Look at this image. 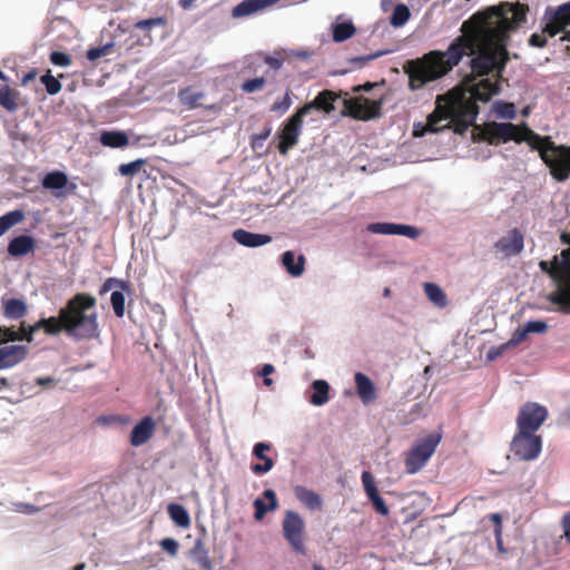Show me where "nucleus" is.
Masks as SVG:
<instances>
[{
	"mask_svg": "<svg viewBox=\"0 0 570 570\" xmlns=\"http://www.w3.org/2000/svg\"><path fill=\"white\" fill-rule=\"evenodd\" d=\"M206 95L204 91L197 90L193 86L181 88L178 91V100L187 109L205 108L207 110L218 111L219 107L216 104L204 105L203 100Z\"/></svg>",
	"mask_w": 570,
	"mask_h": 570,
	"instance_id": "nucleus-15",
	"label": "nucleus"
},
{
	"mask_svg": "<svg viewBox=\"0 0 570 570\" xmlns=\"http://www.w3.org/2000/svg\"><path fill=\"white\" fill-rule=\"evenodd\" d=\"M190 556L202 569L213 570V562L204 542L200 539L195 541L194 547L190 550Z\"/></svg>",
	"mask_w": 570,
	"mask_h": 570,
	"instance_id": "nucleus-33",
	"label": "nucleus"
},
{
	"mask_svg": "<svg viewBox=\"0 0 570 570\" xmlns=\"http://www.w3.org/2000/svg\"><path fill=\"white\" fill-rule=\"evenodd\" d=\"M525 332L529 333H544L548 328L547 323L543 321H530L523 325Z\"/></svg>",
	"mask_w": 570,
	"mask_h": 570,
	"instance_id": "nucleus-56",
	"label": "nucleus"
},
{
	"mask_svg": "<svg viewBox=\"0 0 570 570\" xmlns=\"http://www.w3.org/2000/svg\"><path fill=\"white\" fill-rule=\"evenodd\" d=\"M282 531L284 539L294 552L298 554L306 553L305 521L299 513L293 510L285 511L282 521Z\"/></svg>",
	"mask_w": 570,
	"mask_h": 570,
	"instance_id": "nucleus-5",
	"label": "nucleus"
},
{
	"mask_svg": "<svg viewBox=\"0 0 570 570\" xmlns=\"http://www.w3.org/2000/svg\"><path fill=\"white\" fill-rule=\"evenodd\" d=\"M99 141L109 148H124L128 146L129 138L126 132L118 130H105L100 134Z\"/></svg>",
	"mask_w": 570,
	"mask_h": 570,
	"instance_id": "nucleus-30",
	"label": "nucleus"
},
{
	"mask_svg": "<svg viewBox=\"0 0 570 570\" xmlns=\"http://www.w3.org/2000/svg\"><path fill=\"white\" fill-rule=\"evenodd\" d=\"M495 110L502 118L513 119L515 117V108L513 104L498 102Z\"/></svg>",
	"mask_w": 570,
	"mask_h": 570,
	"instance_id": "nucleus-52",
	"label": "nucleus"
},
{
	"mask_svg": "<svg viewBox=\"0 0 570 570\" xmlns=\"http://www.w3.org/2000/svg\"><path fill=\"white\" fill-rule=\"evenodd\" d=\"M19 333L13 327L0 326V344L18 341Z\"/></svg>",
	"mask_w": 570,
	"mask_h": 570,
	"instance_id": "nucleus-54",
	"label": "nucleus"
},
{
	"mask_svg": "<svg viewBox=\"0 0 570 570\" xmlns=\"http://www.w3.org/2000/svg\"><path fill=\"white\" fill-rule=\"evenodd\" d=\"M410 10L409 8L403 4L399 3L390 18V22L394 27H401L403 26L410 18Z\"/></svg>",
	"mask_w": 570,
	"mask_h": 570,
	"instance_id": "nucleus-44",
	"label": "nucleus"
},
{
	"mask_svg": "<svg viewBox=\"0 0 570 570\" xmlns=\"http://www.w3.org/2000/svg\"><path fill=\"white\" fill-rule=\"evenodd\" d=\"M114 287H120L122 291H126V292L130 291L128 282H125V281H121V279H118V278H115V277H109L101 285V287L99 289V294L100 295L106 294L107 292H109Z\"/></svg>",
	"mask_w": 570,
	"mask_h": 570,
	"instance_id": "nucleus-50",
	"label": "nucleus"
},
{
	"mask_svg": "<svg viewBox=\"0 0 570 570\" xmlns=\"http://www.w3.org/2000/svg\"><path fill=\"white\" fill-rule=\"evenodd\" d=\"M366 230L372 234L402 235L412 239L420 236L416 227L394 223H372L367 225Z\"/></svg>",
	"mask_w": 570,
	"mask_h": 570,
	"instance_id": "nucleus-14",
	"label": "nucleus"
},
{
	"mask_svg": "<svg viewBox=\"0 0 570 570\" xmlns=\"http://www.w3.org/2000/svg\"><path fill=\"white\" fill-rule=\"evenodd\" d=\"M356 391L363 403L373 402L376 399L374 383L365 374L357 372L354 376Z\"/></svg>",
	"mask_w": 570,
	"mask_h": 570,
	"instance_id": "nucleus-23",
	"label": "nucleus"
},
{
	"mask_svg": "<svg viewBox=\"0 0 570 570\" xmlns=\"http://www.w3.org/2000/svg\"><path fill=\"white\" fill-rule=\"evenodd\" d=\"M24 218V213L20 209L9 212L0 217V236H2L12 226L21 223Z\"/></svg>",
	"mask_w": 570,
	"mask_h": 570,
	"instance_id": "nucleus-41",
	"label": "nucleus"
},
{
	"mask_svg": "<svg viewBox=\"0 0 570 570\" xmlns=\"http://www.w3.org/2000/svg\"><path fill=\"white\" fill-rule=\"evenodd\" d=\"M233 238L245 247H259L272 242V237L265 234H256L245 229H236Z\"/></svg>",
	"mask_w": 570,
	"mask_h": 570,
	"instance_id": "nucleus-22",
	"label": "nucleus"
},
{
	"mask_svg": "<svg viewBox=\"0 0 570 570\" xmlns=\"http://www.w3.org/2000/svg\"><path fill=\"white\" fill-rule=\"evenodd\" d=\"M114 43L109 42L101 47L89 48L86 52V57L89 61L95 62L101 57H105L111 52Z\"/></svg>",
	"mask_w": 570,
	"mask_h": 570,
	"instance_id": "nucleus-49",
	"label": "nucleus"
},
{
	"mask_svg": "<svg viewBox=\"0 0 570 570\" xmlns=\"http://www.w3.org/2000/svg\"><path fill=\"white\" fill-rule=\"evenodd\" d=\"M361 480L364 491L368 500L372 502L375 511L382 515H387L390 513V510L385 501L379 493L373 474L370 471H364L361 475Z\"/></svg>",
	"mask_w": 570,
	"mask_h": 570,
	"instance_id": "nucleus-16",
	"label": "nucleus"
},
{
	"mask_svg": "<svg viewBox=\"0 0 570 570\" xmlns=\"http://www.w3.org/2000/svg\"><path fill=\"white\" fill-rule=\"evenodd\" d=\"M50 61L53 65L60 66V67H68L69 65H71L70 57L67 53L61 52V51H53V52H51Z\"/></svg>",
	"mask_w": 570,
	"mask_h": 570,
	"instance_id": "nucleus-55",
	"label": "nucleus"
},
{
	"mask_svg": "<svg viewBox=\"0 0 570 570\" xmlns=\"http://www.w3.org/2000/svg\"><path fill=\"white\" fill-rule=\"evenodd\" d=\"M549 413L546 406L534 402L523 404L517 416L518 431L535 433L547 420Z\"/></svg>",
	"mask_w": 570,
	"mask_h": 570,
	"instance_id": "nucleus-10",
	"label": "nucleus"
},
{
	"mask_svg": "<svg viewBox=\"0 0 570 570\" xmlns=\"http://www.w3.org/2000/svg\"><path fill=\"white\" fill-rule=\"evenodd\" d=\"M549 302L562 313L570 314V275L548 296Z\"/></svg>",
	"mask_w": 570,
	"mask_h": 570,
	"instance_id": "nucleus-21",
	"label": "nucleus"
},
{
	"mask_svg": "<svg viewBox=\"0 0 570 570\" xmlns=\"http://www.w3.org/2000/svg\"><path fill=\"white\" fill-rule=\"evenodd\" d=\"M3 315L10 320H19L27 315L28 306L20 298H1Z\"/></svg>",
	"mask_w": 570,
	"mask_h": 570,
	"instance_id": "nucleus-25",
	"label": "nucleus"
},
{
	"mask_svg": "<svg viewBox=\"0 0 570 570\" xmlns=\"http://www.w3.org/2000/svg\"><path fill=\"white\" fill-rule=\"evenodd\" d=\"M269 449H271V445L267 443H264V442H258L255 444L254 450H253L254 455L257 459L264 461L263 464L256 463V464L252 465V471L255 474L261 475V474H264L273 469L274 461L264 454V452L268 451Z\"/></svg>",
	"mask_w": 570,
	"mask_h": 570,
	"instance_id": "nucleus-27",
	"label": "nucleus"
},
{
	"mask_svg": "<svg viewBox=\"0 0 570 570\" xmlns=\"http://www.w3.org/2000/svg\"><path fill=\"white\" fill-rule=\"evenodd\" d=\"M424 292L428 298L438 307H445L448 304L446 295L443 289L434 283H425Z\"/></svg>",
	"mask_w": 570,
	"mask_h": 570,
	"instance_id": "nucleus-38",
	"label": "nucleus"
},
{
	"mask_svg": "<svg viewBox=\"0 0 570 570\" xmlns=\"http://www.w3.org/2000/svg\"><path fill=\"white\" fill-rule=\"evenodd\" d=\"M275 368L272 364H265L261 370V375L264 376V384L269 386L273 384V381L267 376L274 373Z\"/></svg>",
	"mask_w": 570,
	"mask_h": 570,
	"instance_id": "nucleus-63",
	"label": "nucleus"
},
{
	"mask_svg": "<svg viewBox=\"0 0 570 570\" xmlns=\"http://www.w3.org/2000/svg\"><path fill=\"white\" fill-rule=\"evenodd\" d=\"M35 247L36 242L31 236L20 235L9 242L8 253L13 257H20L33 252Z\"/></svg>",
	"mask_w": 570,
	"mask_h": 570,
	"instance_id": "nucleus-24",
	"label": "nucleus"
},
{
	"mask_svg": "<svg viewBox=\"0 0 570 570\" xmlns=\"http://www.w3.org/2000/svg\"><path fill=\"white\" fill-rule=\"evenodd\" d=\"M274 2H239L233 9V17L240 18L257 12L258 10L273 4Z\"/></svg>",
	"mask_w": 570,
	"mask_h": 570,
	"instance_id": "nucleus-39",
	"label": "nucleus"
},
{
	"mask_svg": "<svg viewBox=\"0 0 570 570\" xmlns=\"http://www.w3.org/2000/svg\"><path fill=\"white\" fill-rule=\"evenodd\" d=\"M267 81H271V79L266 75L248 79L243 82L242 90L247 94L259 91L264 88Z\"/></svg>",
	"mask_w": 570,
	"mask_h": 570,
	"instance_id": "nucleus-45",
	"label": "nucleus"
},
{
	"mask_svg": "<svg viewBox=\"0 0 570 570\" xmlns=\"http://www.w3.org/2000/svg\"><path fill=\"white\" fill-rule=\"evenodd\" d=\"M156 423L151 416L142 417L131 430L130 444L140 446L147 443L154 435Z\"/></svg>",
	"mask_w": 570,
	"mask_h": 570,
	"instance_id": "nucleus-18",
	"label": "nucleus"
},
{
	"mask_svg": "<svg viewBox=\"0 0 570 570\" xmlns=\"http://www.w3.org/2000/svg\"><path fill=\"white\" fill-rule=\"evenodd\" d=\"M355 33V27L351 22L337 23L333 30V39L343 42Z\"/></svg>",
	"mask_w": 570,
	"mask_h": 570,
	"instance_id": "nucleus-43",
	"label": "nucleus"
},
{
	"mask_svg": "<svg viewBox=\"0 0 570 570\" xmlns=\"http://www.w3.org/2000/svg\"><path fill=\"white\" fill-rule=\"evenodd\" d=\"M68 177L62 171H51L42 179V186L48 189H61L66 187Z\"/></svg>",
	"mask_w": 570,
	"mask_h": 570,
	"instance_id": "nucleus-40",
	"label": "nucleus"
},
{
	"mask_svg": "<svg viewBox=\"0 0 570 570\" xmlns=\"http://www.w3.org/2000/svg\"><path fill=\"white\" fill-rule=\"evenodd\" d=\"M560 240L569 247L562 249L559 255H554L552 261L539 262L540 269L550 276L556 284V288L570 275V233H562Z\"/></svg>",
	"mask_w": 570,
	"mask_h": 570,
	"instance_id": "nucleus-6",
	"label": "nucleus"
},
{
	"mask_svg": "<svg viewBox=\"0 0 570 570\" xmlns=\"http://www.w3.org/2000/svg\"><path fill=\"white\" fill-rule=\"evenodd\" d=\"M167 510L170 519L178 527L188 528L190 525L188 511L181 504L170 503Z\"/></svg>",
	"mask_w": 570,
	"mask_h": 570,
	"instance_id": "nucleus-36",
	"label": "nucleus"
},
{
	"mask_svg": "<svg viewBox=\"0 0 570 570\" xmlns=\"http://www.w3.org/2000/svg\"><path fill=\"white\" fill-rule=\"evenodd\" d=\"M313 393L309 402L316 406H321L328 401L330 385L326 381L316 380L312 384Z\"/></svg>",
	"mask_w": 570,
	"mask_h": 570,
	"instance_id": "nucleus-35",
	"label": "nucleus"
},
{
	"mask_svg": "<svg viewBox=\"0 0 570 570\" xmlns=\"http://www.w3.org/2000/svg\"><path fill=\"white\" fill-rule=\"evenodd\" d=\"M523 247L524 237L518 228L511 229L505 236L501 237L494 244V248L505 257L520 254L523 250Z\"/></svg>",
	"mask_w": 570,
	"mask_h": 570,
	"instance_id": "nucleus-13",
	"label": "nucleus"
},
{
	"mask_svg": "<svg viewBox=\"0 0 570 570\" xmlns=\"http://www.w3.org/2000/svg\"><path fill=\"white\" fill-rule=\"evenodd\" d=\"M145 165L146 159H136L128 164H121L118 170L120 175L131 177L135 176Z\"/></svg>",
	"mask_w": 570,
	"mask_h": 570,
	"instance_id": "nucleus-48",
	"label": "nucleus"
},
{
	"mask_svg": "<svg viewBox=\"0 0 570 570\" xmlns=\"http://www.w3.org/2000/svg\"><path fill=\"white\" fill-rule=\"evenodd\" d=\"M441 439V433H431L419 440L411 450L405 453L404 466L407 474H415L425 466L430 458L434 454Z\"/></svg>",
	"mask_w": 570,
	"mask_h": 570,
	"instance_id": "nucleus-4",
	"label": "nucleus"
},
{
	"mask_svg": "<svg viewBox=\"0 0 570 570\" xmlns=\"http://www.w3.org/2000/svg\"><path fill=\"white\" fill-rule=\"evenodd\" d=\"M494 535H495V542H497L498 550H499L501 553H505V552H507V550L504 549V547H503V542H502V531H501V527H494Z\"/></svg>",
	"mask_w": 570,
	"mask_h": 570,
	"instance_id": "nucleus-64",
	"label": "nucleus"
},
{
	"mask_svg": "<svg viewBox=\"0 0 570 570\" xmlns=\"http://www.w3.org/2000/svg\"><path fill=\"white\" fill-rule=\"evenodd\" d=\"M542 450V438L537 433L517 431L510 443V451L521 461L535 460Z\"/></svg>",
	"mask_w": 570,
	"mask_h": 570,
	"instance_id": "nucleus-7",
	"label": "nucleus"
},
{
	"mask_svg": "<svg viewBox=\"0 0 570 570\" xmlns=\"http://www.w3.org/2000/svg\"><path fill=\"white\" fill-rule=\"evenodd\" d=\"M543 35L532 33L529 38V45L531 47L544 48L547 46V38Z\"/></svg>",
	"mask_w": 570,
	"mask_h": 570,
	"instance_id": "nucleus-60",
	"label": "nucleus"
},
{
	"mask_svg": "<svg viewBox=\"0 0 570 570\" xmlns=\"http://www.w3.org/2000/svg\"><path fill=\"white\" fill-rule=\"evenodd\" d=\"M97 299L88 293H77L58 316H53L57 334L65 332L75 340H91L99 335L98 314L95 311Z\"/></svg>",
	"mask_w": 570,
	"mask_h": 570,
	"instance_id": "nucleus-3",
	"label": "nucleus"
},
{
	"mask_svg": "<svg viewBox=\"0 0 570 570\" xmlns=\"http://www.w3.org/2000/svg\"><path fill=\"white\" fill-rule=\"evenodd\" d=\"M337 98L338 96L334 91L323 90L312 101L305 104L303 107L298 109L303 111L305 116H307L312 109L331 114L332 111L335 110L334 101Z\"/></svg>",
	"mask_w": 570,
	"mask_h": 570,
	"instance_id": "nucleus-19",
	"label": "nucleus"
},
{
	"mask_svg": "<svg viewBox=\"0 0 570 570\" xmlns=\"http://www.w3.org/2000/svg\"><path fill=\"white\" fill-rule=\"evenodd\" d=\"M383 98L368 99L363 96L344 100V115L358 120H371L381 117Z\"/></svg>",
	"mask_w": 570,
	"mask_h": 570,
	"instance_id": "nucleus-9",
	"label": "nucleus"
},
{
	"mask_svg": "<svg viewBox=\"0 0 570 570\" xmlns=\"http://www.w3.org/2000/svg\"><path fill=\"white\" fill-rule=\"evenodd\" d=\"M272 128L267 126L262 132L254 135L253 146L262 145L271 135Z\"/></svg>",
	"mask_w": 570,
	"mask_h": 570,
	"instance_id": "nucleus-62",
	"label": "nucleus"
},
{
	"mask_svg": "<svg viewBox=\"0 0 570 570\" xmlns=\"http://www.w3.org/2000/svg\"><path fill=\"white\" fill-rule=\"evenodd\" d=\"M561 527L563 530V538L570 544V511L563 514L561 519Z\"/></svg>",
	"mask_w": 570,
	"mask_h": 570,
	"instance_id": "nucleus-61",
	"label": "nucleus"
},
{
	"mask_svg": "<svg viewBox=\"0 0 570 570\" xmlns=\"http://www.w3.org/2000/svg\"><path fill=\"white\" fill-rule=\"evenodd\" d=\"M482 138L490 145L514 141L527 142L533 150H538L541 159L548 166L551 176L558 181L570 177V146L556 145L550 136H540L525 124L491 121L484 125Z\"/></svg>",
	"mask_w": 570,
	"mask_h": 570,
	"instance_id": "nucleus-2",
	"label": "nucleus"
},
{
	"mask_svg": "<svg viewBox=\"0 0 570 570\" xmlns=\"http://www.w3.org/2000/svg\"><path fill=\"white\" fill-rule=\"evenodd\" d=\"M543 20L542 33L554 37L558 33H566V28L570 26V2H564L557 10L547 9Z\"/></svg>",
	"mask_w": 570,
	"mask_h": 570,
	"instance_id": "nucleus-12",
	"label": "nucleus"
},
{
	"mask_svg": "<svg viewBox=\"0 0 570 570\" xmlns=\"http://www.w3.org/2000/svg\"><path fill=\"white\" fill-rule=\"evenodd\" d=\"M508 350H510V346L508 345L507 342L499 346H493L489 350L487 357L488 360L493 361L501 356L503 353H505Z\"/></svg>",
	"mask_w": 570,
	"mask_h": 570,
	"instance_id": "nucleus-58",
	"label": "nucleus"
},
{
	"mask_svg": "<svg viewBox=\"0 0 570 570\" xmlns=\"http://www.w3.org/2000/svg\"><path fill=\"white\" fill-rule=\"evenodd\" d=\"M28 354L23 345H9L0 348V370L10 368L22 362Z\"/></svg>",
	"mask_w": 570,
	"mask_h": 570,
	"instance_id": "nucleus-20",
	"label": "nucleus"
},
{
	"mask_svg": "<svg viewBox=\"0 0 570 570\" xmlns=\"http://www.w3.org/2000/svg\"><path fill=\"white\" fill-rule=\"evenodd\" d=\"M305 263L306 258L302 254L295 257L294 252L287 250L282 255V264L284 268L294 277H298L304 273Z\"/></svg>",
	"mask_w": 570,
	"mask_h": 570,
	"instance_id": "nucleus-26",
	"label": "nucleus"
},
{
	"mask_svg": "<svg viewBox=\"0 0 570 570\" xmlns=\"http://www.w3.org/2000/svg\"><path fill=\"white\" fill-rule=\"evenodd\" d=\"M19 92L9 86L0 87V106L9 112L18 109Z\"/></svg>",
	"mask_w": 570,
	"mask_h": 570,
	"instance_id": "nucleus-34",
	"label": "nucleus"
},
{
	"mask_svg": "<svg viewBox=\"0 0 570 570\" xmlns=\"http://www.w3.org/2000/svg\"><path fill=\"white\" fill-rule=\"evenodd\" d=\"M529 9L523 2H500L484 12H476L462 23L461 32L446 51L432 50L404 66L411 90H419L453 69L463 56H473L470 67L474 77L504 69L509 56L508 33L520 28Z\"/></svg>",
	"mask_w": 570,
	"mask_h": 570,
	"instance_id": "nucleus-1",
	"label": "nucleus"
},
{
	"mask_svg": "<svg viewBox=\"0 0 570 570\" xmlns=\"http://www.w3.org/2000/svg\"><path fill=\"white\" fill-rule=\"evenodd\" d=\"M497 92L495 85L490 79H482L471 89V97L474 100L487 102Z\"/></svg>",
	"mask_w": 570,
	"mask_h": 570,
	"instance_id": "nucleus-32",
	"label": "nucleus"
},
{
	"mask_svg": "<svg viewBox=\"0 0 570 570\" xmlns=\"http://www.w3.org/2000/svg\"><path fill=\"white\" fill-rule=\"evenodd\" d=\"M160 547L168 552L170 556H176L178 552L179 544L173 538H165L160 541Z\"/></svg>",
	"mask_w": 570,
	"mask_h": 570,
	"instance_id": "nucleus-57",
	"label": "nucleus"
},
{
	"mask_svg": "<svg viewBox=\"0 0 570 570\" xmlns=\"http://www.w3.org/2000/svg\"><path fill=\"white\" fill-rule=\"evenodd\" d=\"M478 100H474V98H470L468 100L461 101L459 105V111L463 116V118L469 122H473L478 112L479 107L476 105Z\"/></svg>",
	"mask_w": 570,
	"mask_h": 570,
	"instance_id": "nucleus-42",
	"label": "nucleus"
},
{
	"mask_svg": "<svg viewBox=\"0 0 570 570\" xmlns=\"http://www.w3.org/2000/svg\"><path fill=\"white\" fill-rule=\"evenodd\" d=\"M443 97H439L436 100L435 109L428 116L426 124L414 125L413 135L415 137H423L428 132H439L449 127L448 124L442 125L441 122L449 120L456 111L455 102L450 100L446 106L441 105Z\"/></svg>",
	"mask_w": 570,
	"mask_h": 570,
	"instance_id": "nucleus-8",
	"label": "nucleus"
},
{
	"mask_svg": "<svg viewBox=\"0 0 570 570\" xmlns=\"http://www.w3.org/2000/svg\"><path fill=\"white\" fill-rule=\"evenodd\" d=\"M528 337V333L525 332L523 326L518 327L511 335L510 340L507 342L510 348H513L525 341Z\"/></svg>",
	"mask_w": 570,
	"mask_h": 570,
	"instance_id": "nucleus-53",
	"label": "nucleus"
},
{
	"mask_svg": "<svg viewBox=\"0 0 570 570\" xmlns=\"http://www.w3.org/2000/svg\"><path fill=\"white\" fill-rule=\"evenodd\" d=\"M263 495L265 499H267L269 501V503H268V505H266L265 502L259 498L254 501V508H255L254 518L257 521L263 520V518L265 517L267 511H274L277 509V505H278L276 494L273 490H271V489L265 490L263 492Z\"/></svg>",
	"mask_w": 570,
	"mask_h": 570,
	"instance_id": "nucleus-29",
	"label": "nucleus"
},
{
	"mask_svg": "<svg viewBox=\"0 0 570 570\" xmlns=\"http://www.w3.org/2000/svg\"><path fill=\"white\" fill-rule=\"evenodd\" d=\"M305 115L303 111L297 109L283 125L277 132L278 138V151L282 155H286L289 149L295 147L298 142L302 134L303 119Z\"/></svg>",
	"mask_w": 570,
	"mask_h": 570,
	"instance_id": "nucleus-11",
	"label": "nucleus"
},
{
	"mask_svg": "<svg viewBox=\"0 0 570 570\" xmlns=\"http://www.w3.org/2000/svg\"><path fill=\"white\" fill-rule=\"evenodd\" d=\"M284 60V55L278 51L274 52V56H263V61L268 66L264 75H266L271 81H275L276 72L283 67Z\"/></svg>",
	"mask_w": 570,
	"mask_h": 570,
	"instance_id": "nucleus-37",
	"label": "nucleus"
},
{
	"mask_svg": "<svg viewBox=\"0 0 570 570\" xmlns=\"http://www.w3.org/2000/svg\"><path fill=\"white\" fill-rule=\"evenodd\" d=\"M291 94H292V91L289 89H287L283 99L279 101H275L271 106V111L278 112V114H285L292 106Z\"/></svg>",
	"mask_w": 570,
	"mask_h": 570,
	"instance_id": "nucleus-51",
	"label": "nucleus"
},
{
	"mask_svg": "<svg viewBox=\"0 0 570 570\" xmlns=\"http://www.w3.org/2000/svg\"><path fill=\"white\" fill-rule=\"evenodd\" d=\"M167 24V19L165 17H156L150 19H144L135 22V29L146 32L144 39L141 40V45H150L153 39L149 32L155 28H165Z\"/></svg>",
	"mask_w": 570,
	"mask_h": 570,
	"instance_id": "nucleus-31",
	"label": "nucleus"
},
{
	"mask_svg": "<svg viewBox=\"0 0 570 570\" xmlns=\"http://www.w3.org/2000/svg\"><path fill=\"white\" fill-rule=\"evenodd\" d=\"M294 494L296 499L309 510H318L322 508L321 497L303 485H296L294 488Z\"/></svg>",
	"mask_w": 570,
	"mask_h": 570,
	"instance_id": "nucleus-28",
	"label": "nucleus"
},
{
	"mask_svg": "<svg viewBox=\"0 0 570 570\" xmlns=\"http://www.w3.org/2000/svg\"><path fill=\"white\" fill-rule=\"evenodd\" d=\"M40 330L50 336L58 335V328L55 326L53 316L40 318L33 325H26L22 323L19 331H17L20 337L18 341H27L28 343H31L33 341V334Z\"/></svg>",
	"mask_w": 570,
	"mask_h": 570,
	"instance_id": "nucleus-17",
	"label": "nucleus"
},
{
	"mask_svg": "<svg viewBox=\"0 0 570 570\" xmlns=\"http://www.w3.org/2000/svg\"><path fill=\"white\" fill-rule=\"evenodd\" d=\"M41 83L46 87V90L49 95H57L61 90L60 81L55 78L50 71L40 77Z\"/></svg>",
	"mask_w": 570,
	"mask_h": 570,
	"instance_id": "nucleus-47",
	"label": "nucleus"
},
{
	"mask_svg": "<svg viewBox=\"0 0 570 570\" xmlns=\"http://www.w3.org/2000/svg\"><path fill=\"white\" fill-rule=\"evenodd\" d=\"M386 51H377L375 53L368 55V56H362V57H355L351 61L355 63L357 67L365 66L368 61L376 59L381 56H383Z\"/></svg>",
	"mask_w": 570,
	"mask_h": 570,
	"instance_id": "nucleus-59",
	"label": "nucleus"
},
{
	"mask_svg": "<svg viewBox=\"0 0 570 570\" xmlns=\"http://www.w3.org/2000/svg\"><path fill=\"white\" fill-rule=\"evenodd\" d=\"M125 295L121 291H114L110 296L112 311L117 317L125 315Z\"/></svg>",
	"mask_w": 570,
	"mask_h": 570,
	"instance_id": "nucleus-46",
	"label": "nucleus"
}]
</instances>
